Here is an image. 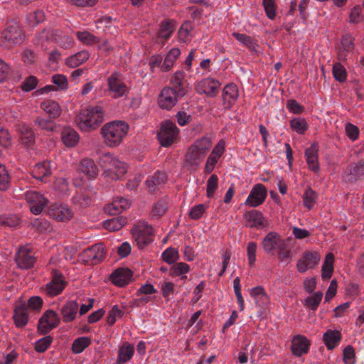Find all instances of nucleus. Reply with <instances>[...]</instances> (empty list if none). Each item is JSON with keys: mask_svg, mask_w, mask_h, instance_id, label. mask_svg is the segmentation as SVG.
I'll return each instance as SVG.
<instances>
[{"mask_svg": "<svg viewBox=\"0 0 364 364\" xmlns=\"http://www.w3.org/2000/svg\"><path fill=\"white\" fill-rule=\"evenodd\" d=\"M91 343V340L88 337H80L74 340L72 344V351L75 354L82 353Z\"/></svg>", "mask_w": 364, "mask_h": 364, "instance_id": "nucleus-44", "label": "nucleus"}, {"mask_svg": "<svg viewBox=\"0 0 364 364\" xmlns=\"http://www.w3.org/2000/svg\"><path fill=\"white\" fill-rule=\"evenodd\" d=\"M16 262L21 269H29L36 262L33 252L27 247H21L16 253Z\"/></svg>", "mask_w": 364, "mask_h": 364, "instance_id": "nucleus-22", "label": "nucleus"}, {"mask_svg": "<svg viewBox=\"0 0 364 364\" xmlns=\"http://www.w3.org/2000/svg\"><path fill=\"white\" fill-rule=\"evenodd\" d=\"M23 33L19 23L16 21H10L7 27L0 36V46L11 48L23 41Z\"/></svg>", "mask_w": 364, "mask_h": 364, "instance_id": "nucleus-4", "label": "nucleus"}, {"mask_svg": "<svg viewBox=\"0 0 364 364\" xmlns=\"http://www.w3.org/2000/svg\"><path fill=\"white\" fill-rule=\"evenodd\" d=\"M153 228L146 221L138 222V248L143 249L154 240Z\"/></svg>", "mask_w": 364, "mask_h": 364, "instance_id": "nucleus-13", "label": "nucleus"}, {"mask_svg": "<svg viewBox=\"0 0 364 364\" xmlns=\"http://www.w3.org/2000/svg\"><path fill=\"white\" fill-rule=\"evenodd\" d=\"M104 117L102 107L92 106L82 109L75 121L81 131L88 132L97 129L104 122Z\"/></svg>", "mask_w": 364, "mask_h": 364, "instance_id": "nucleus-1", "label": "nucleus"}, {"mask_svg": "<svg viewBox=\"0 0 364 364\" xmlns=\"http://www.w3.org/2000/svg\"><path fill=\"white\" fill-rule=\"evenodd\" d=\"M98 163L100 166L104 169L102 176L107 180L117 181L127 172L126 164L110 153L102 154Z\"/></svg>", "mask_w": 364, "mask_h": 364, "instance_id": "nucleus-3", "label": "nucleus"}, {"mask_svg": "<svg viewBox=\"0 0 364 364\" xmlns=\"http://www.w3.org/2000/svg\"><path fill=\"white\" fill-rule=\"evenodd\" d=\"M34 124L39 129L46 132H53L55 127L53 121L48 119H45L42 117H38L34 120Z\"/></svg>", "mask_w": 364, "mask_h": 364, "instance_id": "nucleus-53", "label": "nucleus"}, {"mask_svg": "<svg viewBox=\"0 0 364 364\" xmlns=\"http://www.w3.org/2000/svg\"><path fill=\"white\" fill-rule=\"evenodd\" d=\"M323 293L316 291L313 296L307 297L304 301V306L311 310L316 311L322 299Z\"/></svg>", "mask_w": 364, "mask_h": 364, "instance_id": "nucleus-50", "label": "nucleus"}, {"mask_svg": "<svg viewBox=\"0 0 364 364\" xmlns=\"http://www.w3.org/2000/svg\"><path fill=\"white\" fill-rule=\"evenodd\" d=\"M14 319L15 324L18 328L24 327L28 321L27 307L22 304L14 309Z\"/></svg>", "mask_w": 364, "mask_h": 364, "instance_id": "nucleus-31", "label": "nucleus"}, {"mask_svg": "<svg viewBox=\"0 0 364 364\" xmlns=\"http://www.w3.org/2000/svg\"><path fill=\"white\" fill-rule=\"evenodd\" d=\"M168 210V202L166 198H160L153 205L151 211L152 218H160L164 215Z\"/></svg>", "mask_w": 364, "mask_h": 364, "instance_id": "nucleus-41", "label": "nucleus"}, {"mask_svg": "<svg viewBox=\"0 0 364 364\" xmlns=\"http://www.w3.org/2000/svg\"><path fill=\"white\" fill-rule=\"evenodd\" d=\"M190 270L189 265L185 262H178L172 266L170 269V274L172 276H179L186 274Z\"/></svg>", "mask_w": 364, "mask_h": 364, "instance_id": "nucleus-58", "label": "nucleus"}, {"mask_svg": "<svg viewBox=\"0 0 364 364\" xmlns=\"http://www.w3.org/2000/svg\"><path fill=\"white\" fill-rule=\"evenodd\" d=\"M348 171L352 180H358L364 176V159L360 160L358 164L348 166Z\"/></svg>", "mask_w": 364, "mask_h": 364, "instance_id": "nucleus-45", "label": "nucleus"}, {"mask_svg": "<svg viewBox=\"0 0 364 364\" xmlns=\"http://www.w3.org/2000/svg\"><path fill=\"white\" fill-rule=\"evenodd\" d=\"M185 73L182 71H177L171 80V89L178 92V95L185 96L188 92L186 82L184 80Z\"/></svg>", "mask_w": 364, "mask_h": 364, "instance_id": "nucleus-27", "label": "nucleus"}, {"mask_svg": "<svg viewBox=\"0 0 364 364\" xmlns=\"http://www.w3.org/2000/svg\"><path fill=\"white\" fill-rule=\"evenodd\" d=\"M60 322L57 313L53 310H47L38 321V331L41 335H46L56 328Z\"/></svg>", "mask_w": 364, "mask_h": 364, "instance_id": "nucleus-6", "label": "nucleus"}, {"mask_svg": "<svg viewBox=\"0 0 364 364\" xmlns=\"http://www.w3.org/2000/svg\"><path fill=\"white\" fill-rule=\"evenodd\" d=\"M341 338L339 331L328 330L323 336V341L328 350H333L338 345Z\"/></svg>", "mask_w": 364, "mask_h": 364, "instance_id": "nucleus-29", "label": "nucleus"}, {"mask_svg": "<svg viewBox=\"0 0 364 364\" xmlns=\"http://www.w3.org/2000/svg\"><path fill=\"white\" fill-rule=\"evenodd\" d=\"M129 125L123 121L108 122L101 128L105 143L109 147H117L127 134Z\"/></svg>", "mask_w": 364, "mask_h": 364, "instance_id": "nucleus-2", "label": "nucleus"}, {"mask_svg": "<svg viewBox=\"0 0 364 364\" xmlns=\"http://www.w3.org/2000/svg\"><path fill=\"white\" fill-rule=\"evenodd\" d=\"M310 341L304 336H295L291 341V351L296 356H301L309 352Z\"/></svg>", "mask_w": 364, "mask_h": 364, "instance_id": "nucleus-24", "label": "nucleus"}, {"mask_svg": "<svg viewBox=\"0 0 364 364\" xmlns=\"http://www.w3.org/2000/svg\"><path fill=\"white\" fill-rule=\"evenodd\" d=\"M333 75L336 80L343 82L346 80L347 73L343 65L336 63L333 67Z\"/></svg>", "mask_w": 364, "mask_h": 364, "instance_id": "nucleus-54", "label": "nucleus"}, {"mask_svg": "<svg viewBox=\"0 0 364 364\" xmlns=\"http://www.w3.org/2000/svg\"><path fill=\"white\" fill-rule=\"evenodd\" d=\"M125 224V218L117 217L105 221L103 226L106 230L110 232H114L121 230Z\"/></svg>", "mask_w": 364, "mask_h": 364, "instance_id": "nucleus-42", "label": "nucleus"}, {"mask_svg": "<svg viewBox=\"0 0 364 364\" xmlns=\"http://www.w3.org/2000/svg\"><path fill=\"white\" fill-rule=\"evenodd\" d=\"M290 128L299 134H304L309 129L306 119L303 117L293 118L289 123Z\"/></svg>", "mask_w": 364, "mask_h": 364, "instance_id": "nucleus-40", "label": "nucleus"}, {"mask_svg": "<svg viewBox=\"0 0 364 364\" xmlns=\"http://www.w3.org/2000/svg\"><path fill=\"white\" fill-rule=\"evenodd\" d=\"M89 58L90 54L87 50H81L68 57L65 60V64L70 68H76L86 62Z\"/></svg>", "mask_w": 364, "mask_h": 364, "instance_id": "nucleus-34", "label": "nucleus"}, {"mask_svg": "<svg viewBox=\"0 0 364 364\" xmlns=\"http://www.w3.org/2000/svg\"><path fill=\"white\" fill-rule=\"evenodd\" d=\"M40 107L50 118L55 119L61 114V108L55 101L51 100H45L41 103Z\"/></svg>", "mask_w": 364, "mask_h": 364, "instance_id": "nucleus-32", "label": "nucleus"}, {"mask_svg": "<svg viewBox=\"0 0 364 364\" xmlns=\"http://www.w3.org/2000/svg\"><path fill=\"white\" fill-rule=\"evenodd\" d=\"M333 262L334 256L333 253H328L326 255L324 263L322 266V274L321 277L323 280L329 279L333 272Z\"/></svg>", "mask_w": 364, "mask_h": 364, "instance_id": "nucleus-38", "label": "nucleus"}, {"mask_svg": "<svg viewBox=\"0 0 364 364\" xmlns=\"http://www.w3.org/2000/svg\"><path fill=\"white\" fill-rule=\"evenodd\" d=\"M267 195V192L264 186L258 183L251 190L245 204L250 207H257L264 203Z\"/></svg>", "mask_w": 364, "mask_h": 364, "instance_id": "nucleus-17", "label": "nucleus"}, {"mask_svg": "<svg viewBox=\"0 0 364 364\" xmlns=\"http://www.w3.org/2000/svg\"><path fill=\"white\" fill-rule=\"evenodd\" d=\"M316 194L314 191L310 187L306 188L303 196V203L304 205L311 210L314 205L316 201Z\"/></svg>", "mask_w": 364, "mask_h": 364, "instance_id": "nucleus-52", "label": "nucleus"}, {"mask_svg": "<svg viewBox=\"0 0 364 364\" xmlns=\"http://www.w3.org/2000/svg\"><path fill=\"white\" fill-rule=\"evenodd\" d=\"M38 83V78L36 76L30 75L23 80L20 87L23 92H30L37 87Z\"/></svg>", "mask_w": 364, "mask_h": 364, "instance_id": "nucleus-55", "label": "nucleus"}, {"mask_svg": "<svg viewBox=\"0 0 364 364\" xmlns=\"http://www.w3.org/2000/svg\"><path fill=\"white\" fill-rule=\"evenodd\" d=\"M53 341V338L51 336H46L35 343V350L38 353H42L48 349Z\"/></svg>", "mask_w": 364, "mask_h": 364, "instance_id": "nucleus-51", "label": "nucleus"}, {"mask_svg": "<svg viewBox=\"0 0 364 364\" xmlns=\"http://www.w3.org/2000/svg\"><path fill=\"white\" fill-rule=\"evenodd\" d=\"M283 241L277 232H269L263 238L262 245L267 254L273 255Z\"/></svg>", "mask_w": 364, "mask_h": 364, "instance_id": "nucleus-21", "label": "nucleus"}, {"mask_svg": "<svg viewBox=\"0 0 364 364\" xmlns=\"http://www.w3.org/2000/svg\"><path fill=\"white\" fill-rule=\"evenodd\" d=\"M9 177L6 167L0 164V191H5L9 187Z\"/></svg>", "mask_w": 364, "mask_h": 364, "instance_id": "nucleus-61", "label": "nucleus"}, {"mask_svg": "<svg viewBox=\"0 0 364 364\" xmlns=\"http://www.w3.org/2000/svg\"><path fill=\"white\" fill-rule=\"evenodd\" d=\"M321 256L317 252L306 251L297 262L296 268L300 273L306 272L309 269L314 268L319 262Z\"/></svg>", "mask_w": 364, "mask_h": 364, "instance_id": "nucleus-14", "label": "nucleus"}, {"mask_svg": "<svg viewBox=\"0 0 364 364\" xmlns=\"http://www.w3.org/2000/svg\"><path fill=\"white\" fill-rule=\"evenodd\" d=\"M18 132L21 141L28 146L33 145L35 142V134L31 127L26 124L19 127Z\"/></svg>", "mask_w": 364, "mask_h": 364, "instance_id": "nucleus-35", "label": "nucleus"}, {"mask_svg": "<svg viewBox=\"0 0 364 364\" xmlns=\"http://www.w3.org/2000/svg\"><path fill=\"white\" fill-rule=\"evenodd\" d=\"M205 157L198 151L190 146L185 156L183 166L190 172L196 171Z\"/></svg>", "mask_w": 364, "mask_h": 364, "instance_id": "nucleus-19", "label": "nucleus"}, {"mask_svg": "<svg viewBox=\"0 0 364 364\" xmlns=\"http://www.w3.org/2000/svg\"><path fill=\"white\" fill-rule=\"evenodd\" d=\"M108 90L114 98L121 97L128 93V87L117 73H112L107 79Z\"/></svg>", "mask_w": 364, "mask_h": 364, "instance_id": "nucleus-8", "label": "nucleus"}, {"mask_svg": "<svg viewBox=\"0 0 364 364\" xmlns=\"http://www.w3.org/2000/svg\"><path fill=\"white\" fill-rule=\"evenodd\" d=\"M232 36L243 46H246L252 50H256V48L258 46V45L256 41L254 40L251 36L240 33H233Z\"/></svg>", "mask_w": 364, "mask_h": 364, "instance_id": "nucleus-46", "label": "nucleus"}, {"mask_svg": "<svg viewBox=\"0 0 364 364\" xmlns=\"http://www.w3.org/2000/svg\"><path fill=\"white\" fill-rule=\"evenodd\" d=\"M76 36L80 41L86 45H92L97 42V38L88 31H77Z\"/></svg>", "mask_w": 364, "mask_h": 364, "instance_id": "nucleus-56", "label": "nucleus"}, {"mask_svg": "<svg viewBox=\"0 0 364 364\" xmlns=\"http://www.w3.org/2000/svg\"><path fill=\"white\" fill-rule=\"evenodd\" d=\"M239 96V91L237 85L233 83L225 86L223 90V105L226 108H230L236 102Z\"/></svg>", "mask_w": 364, "mask_h": 364, "instance_id": "nucleus-25", "label": "nucleus"}, {"mask_svg": "<svg viewBox=\"0 0 364 364\" xmlns=\"http://www.w3.org/2000/svg\"><path fill=\"white\" fill-rule=\"evenodd\" d=\"M134 353V346L132 345L123 346L119 350L118 363L123 364L129 360Z\"/></svg>", "mask_w": 364, "mask_h": 364, "instance_id": "nucleus-47", "label": "nucleus"}, {"mask_svg": "<svg viewBox=\"0 0 364 364\" xmlns=\"http://www.w3.org/2000/svg\"><path fill=\"white\" fill-rule=\"evenodd\" d=\"M287 107L290 112L295 114H301L304 111V107L293 99L287 100Z\"/></svg>", "mask_w": 364, "mask_h": 364, "instance_id": "nucleus-60", "label": "nucleus"}, {"mask_svg": "<svg viewBox=\"0 0 364 364\" xmlns=\"http://www.w3.org/2000/svg\"><path fill=\"white\" fill-rule=\"evenodd\" d=\"M278 259L281 261L291 259L292 253L290 250L288 249V245L284 240L279 247L277 248Z\"/></svg>", "mask_w": 364, "mask_h": 364, "instance_id": "nucleus-59", "label": "nucleus"}, {"mask_svg": "<svg viewBox=\"0 0 364 364\" xmlns=\"http://www.w3.org/2000/svg\"><path fill=\"white\" fill-rule=\"evenodd\" d=\"M52 82L58 87L60 90H66L68 82L66 76L60 74H55L52 77Z\"/></svg>", "mask_w": 364, "mask_h": 364, "instance_id": "nucleus-62", "label": "nucleus"}, {"mask_svg": "<svg viewBox=\"0 0 364 364\" xmlns=\"http://www.w3.org/2000/svg\"><path fill=\"white\" fill-rule=\"evenodd\" d=\"M49 215L57 221L67 222L70 220L74 213L70 208L63 204H53L48 211Z\"/></svg>", "mask_w": 364, "mask_h": 364, "instance_id": "nucleus-15", "label": "nucleus"}, {"mask_svg": "<svg viewBox=\"0 0 364 364\" xmlns=\"http://www.w3.org/2000/svg\"><path fill=\"white\" fill-rule=\"evenodd\" d=\"M133 276L134 272L129 268L119 267L113 271L109 279L115 286L124 287L132 282Z\"/></svg>", "mask_w": 364, "mask_h": 364, "instance_id": "nucleus-10", "label": "nucleus"}, {"mask_svg": "<svg viewBox=\"0 0 364 364\" xmlns=\"http://www.w3.org/2000/svg\"><path fill=\"white\" fill-rule=\"evenodd\" d=\"M161 259L168 264H173L179 259V254L173 247L167 248L161 255Z\"/></svg>", "mask_w": 364, "mask_h": 364, "instance_id": "nucleus-49", "label": "nucleus"}, {"mask_svg": "<svg viewBox=\"0 0 364 364\" xmlns=\"http://www.w3.org/2000/svg\"><path fill=\"white\" fill-rule=\"evenodd\" d=\"M32 176L36 179L43 181V179L51 175L50 164L48 162H43L36 164L32 171Z\"/></svg>", "mask_w": 364, "mask_h": 364, "instance_id": "nucleus-33", "label": "nucleus"}, {"mask_svg": "<svg viewBox=\"0 0 364 364\" xmlns=\"http://www.w3.org/2000/svg\"><path fill=\"white\" fill-rule=\"evenodd\" d=\"M62 140L66 146L73 147L79 141V135L74 129L67 127L62 132Z\"/></svg>", "mask_w": 364, "mask_h": 364, "instance_id": "nucleus-36", "label": "nucleus"}, {"mask_svg": "<svg viewBox=\"0 0 364 364\" xmlns=\"http://www.w3.org/2000/svg\"><path fill=\"white\" fill-rule=\"evenodd\" d=\"M123 312L118 308L117 306H114L109 311L107 317V323L109 326H112L116 322V318L122 317Z\"/></svg>", "mask_w": 364, "mask_h": 364, "instance_id": "nucleus-63", "label": "nucleus"}, {"mask_svg": "<svg viewBox=\"0 0 364 364\" xmlns=\"http://www.w3.org/2000/svg\"><path fill=\"white\" fill-rule=\"evenodd\" d=\"M343 361L346 364H354L355 350L352 346H347L343 350Z\"/></svg>", "mask_w": 364, "mask_h": 364, "instance_id": "nucleus-64", "label": "nucleus"}, {"mask_svg": "<svg viewBox=\"0 0 364 364\" xmlns=\"http://www.w3.org/2000/svg\"><path fill=\"white\" fill-rule=\"evenodd\" d=\"M181 54V51L177 48H173L166 54L164 63L161 65V70L167 72L171 69L174 63Z\"/></svg>", "mask_w": 364, "mask_h": 364, "instance_id": "nucleus-37", "label": "nucleus"}, {"mask_svg": "<svg viewBox=\"0 0 364 364\" xmlns=\"http://www.w3.org/2000/svg\"><path fill=\"white\" fill-rule=\"evenodd\" d=\"M178 129L176 125L170 121L164 122L158 134V139L161 146L168 147L171 146L176 139Z\"/></svg>", "mask_w": 364, "mask_h": 364, "instance_id": "nucleus-7", "label": "nucleus"}, {"mask_svg": "<svg viewBox=\"0 0 364 364\" xmlns=\"http://www.w3.org/2000/svg\"><path fill=\"white\" fill-rule=\"evenodd\" d=\"M218 177L216 174H212L207 181V196L210 198L214 196L218 188Z\"/></svg>", "mask_w": 364, "mask_h": 364, "instance_id": "nucleus-57", "label": "nucleus"}, {"mask_svg": "<svg viewBox=\"0 0 364 364\" xmlns=\"http://www.w3.org/2000/svg\"><path fill=\"white\" fill-rule=\"evenodd\" d=\"M66 285L63 274L58 270L53 271V278L46 284V293L49 296H55L62 293Z\"/></svg>", "mask_w": 364, "mask_h": 364, "instance_id": "nucleus-11", "label": "nucleus"}, {"mask_svg": "<svg viewBox=\"0 0 364 364\" xmlns=\"http://www.w3.org/2000/svg\"><path fill=\"white\" fill-rule=\"evenodd\" d=\"M25 198L29 203L31 211L35 215L41 213L48 203V200L42 194L33 191H27Z\"/></svg>", "mask_w": 364, "mask_h": 364, "instance_id": "nucleus-12", "label": "nucleus"}, {"mask_svg": "<svg viewBox=\"0 0 364 364\" xmlns=\"http://www.w3.org/2000/svg\"><path fill=\"white\" fill-rule=\"evenodd\" d=\"M175 28V22L172 21H162L159 32V37L163 38L164 41H167L172 35Z\"/></svg>", "mask_w": 364, "mask_h": 364, "instance_id": "nucleus-43", "label": "nucleus"}, {"mask_svg": "<svg viewBox=\"0 0 364 364\" xmlns=\"http://www.w3.org/2000/svg\"><path fill=\"white\" fill-rule=\"evenodd\" d=\"M105 257V247L102 243H97L85 250L82 257L85 264L95 265L100 263Z\"/></svg>", "mask_w": 364, "mask_h": 364, "instance_id": "nucleus-5", "label": "nucleus"}, {"mask_svg": "<svg viewBox=\"0 0 364 364\" xmlns=\"http://www.w3.org/2000/svg\"><path fill=\"white\" fill-rule=\"evenodd\" d=\"M79 305L77 301L73 300L68 301L60 309V314L63 322H73L77 314Z\"/></svg>", "mask_w": 364, "mask_h": 364, "instance_id": "nucleus-26", "label": "nucleus"}, {"mask_svg": "<svg viewBox=\"0 0 364 364\" xmlns=\"http://www.w3.org/2000/svg\"><path fill=\"white\" fill-rule=\"evenodd\" d=\"M51 36L53 38L54 41L63 48H70L74 43L73 37L65 34L60 30H53L52 31Z\"/></svg>", "mask_w": 364, "mask_h": 364, "instance_id": "nucleus-30", "label": "nucleus"}, {"mask_svg": "<svg viewBox=\"0 0 364 364\" xmlns=\"http://www.w3.org/2000/svg\"><path fill=\"white\" fill-rule=\"evenodd\" d=\"M78 171L86 176L89 180L95 179L99 174V168L95 161L88 157L81 159L79 162Z\"/></svg>", "mask_w": 364, "mask_h": 364, "instance_id": "nucleus-20", "label": "nucleus"}, {"mask_svg": "<svg viewBox=\"0 0 364 364\" xmlns=\"http://www.w3.org/2000/svg\"><path fill=\"white\" fill-rule=\"evenodd\" d=\"M246 220L245 225L248 228L262 229L268 226V220L263 214L257 210H252L244 214Z\"/></svg>", "mask_w": 364, "mask_h": 364, "instance_id": "nucleus-18", "label": "nucleus"}, {"mask_svg": "<svg viewBox=\"0 0 364 364\" xmlns=\"http://www.w3.org/2000/svg\"><path fill=\"white\" fill-rule=\"evenodd\" d=\"M73 203L81 208L88 207L92 203L91 197L85 193H77L72 198Z\"/></svg>", "mask_w": 364, "mask_h": 364, "instance_id": "nucleus-48", "label": "nucleus"}, {"mask_svg": "<svg viewBox=\"0 0 364 364\" xmlns=\"http://www.w3.org/2000/svg\"><path fill=\"white\" fill-rule=\"evenodd\" d=\"M167 179L166 174L162 171H156L151 178L146 181V186L149 192L154 193L159 190V186Z\"/></svg>", "mask_w": 364, "mask_h": 364, "instance_id": "nucleus-28", "label": "nucleus"}, {"mask_svg": "<svg viewBox=\"0 0 364 364\" xmlns=\"http://www.w3.org/2000/svg\"><path fill=\"white\" fill-rule=\"evenodd\" d=\"M178 92L171 89L170 87H165L161 92L158 103L161 108L170 110L175 106L178 100L183 96L178 95Z\"/></svg>", "mask_w": 364, "mask_h": 364, "instance_id": "nucleus-9", "label": "nucleus"}, {"mask_svg": "<svg viewBox=\"0 0 364 364\" xmlns=\"http://www.w3.org/2000/svg\"><path fill=\"white\" fill-rule=\"evenodd\" d=\"M220 85L221 83L218 80L208 77L198 82L196 90L199 93H204L208 97H214L218 95Z\"/></svg>", "mask_w": 364, "mask_h": 364, "instance_id": "nucleus-16", "label": "nucleus"}, {"mask_svg": "<svg viewBox=\"0 0 364 364\" xmlns=\"http://www.w3.org/2000/svg\"><path fill=\"white\" fill-rule=\"evenodd\" d=\"M305 156L309 170L318 173L319 171L318 145L316 142L313 143L305 150Z\"/></svg>", "mask_w": 364, "mask_h": 364, "instance_id": "nucleus-23", "label": "nucleus"}, {"mask_svg": "<svg viewBox=\"0 0 364 364\" xmlns=\"http://www.w3.org/2000/svg\"><path fill=\"white\" fill-rule=\"evenodd\" d=\"M196 151H198L199 153L206 156L208 152L212 146V141L208 136H203L200 139H198L195 143L191 146Z\"/></svg>", "mask_w": 364, "mask_h": 364, "instance_id": "nucleus-39", "label": "nucleus"}]
</instances>
